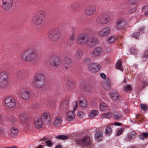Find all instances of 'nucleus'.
<instances>
[{
  "label": "nucleus",
  "instance_id": "60",
  "mask_svg": "<svg viewBox=\"0 0 148 148\" xmlns=\"http://www.w3.org/2000/svg\"><path fill=\"white\" fill-rule=\"evenodd\" d=\"M55 148H62L61 145H58L56 146Z\"/></svg>",
  "mask_w": 148,
  "mask_h": 148
},
{
  "label": "nucleus",
  "instance_id": "11",
  "mask_svg": "<svg viewBox=\"0 0 148 148\" xmlns=\"http://www.w3.org/2000/svg\"><path fill=\"white\" fill-rule=\"evenodd\" d=\"M2 8L5 10H9L12 7L13 3V0H2Z\"/></svg>",
  "mask_w": 148,
  "mask_h": 148
},
{
  "label": "nucleus",
  "instance_id": "44",
  "mask_svg": "<svg viewBox=\"0 0 148 148\" xmlns=\"http://www.w3.org/2000/svg\"><path fill=\"white\" fill-rule=\"evenodd\" d=\"M141 108L143 110L145 111L148 108V106L145 104H141Z\"/></svg>",
  "mask_w": 148,
  "mask_h": 148
},
{
  "label": "nucleus",
  "instance_id": "6",
  "mask_svg": "<svg viewBox=\"0 0 148 148\" xmlns=\"http://www.w3.org/2000/svg\"><path fill=\"white\" fill-rule=\"evenodd\" d=\"M9 79V75L8 72L3 71L0 73V87H2L7 84Z\"/></svg>",
  "mask_w": 148,
  "mask_h": 148
},
{
  "label": "nucleus",
  "instance_id": "29",
  "mask_svg": "<svg viewBox=\"0 0 148 148\" xmlns=\"http://www.w3.org/2000/svg\"><path fill=\"white\" fill-rule=\"evenodd\" d=\"M79 106L81 107H86L87 104V102L86 99L84 98L82 100H79Z\"/></svg>",
  "mask_w": 148,
  "mask_h": 148
},
{
  "label": "nucleus",
  "instance_id": "39",
  "mask_svg": "<svg viewBox=\"0 0 148 148\" xmlns=\"http://www.w3.org/2000/svg\"><path fill=\"white\" fill-rule=\"evenodd\" d=\"M131 86L130 85H128L124 86L123 90L124 91H129L131 90Z\"/></svg>",
  "mask_w": 148,
  "mask_h": 148
},
{
  "label": "nucleus",
  "instance_id": "4",
  "mask_svg": "<svg viewBox=\"0 0 148 148\" xmlns=\"http://www.w3.org/2000/svg\"><path fill=\"white\" fill-rule=\"evenodd\" d=\"M34 82L36 88H41L45 84V77L42 74H38L35 77Z\"/></svg>",
  "mask_w": 148,
  "mask_h": 148
},
{
  "label": "nucleus",
  "instance_id": "17",
  "mask_svg": "<svg viewBox=\"0 0 148 148\" xmlns=\"http://www.w3.org/2000/svg\"><path fill=\"white\" fill-rule=\"evenodd\" d=\"M62 122L61 116L59 115L56 117L53 123V125L56 127H60L62 125Z\"/></svg>",
  "mask_w": 148,
  "mask_h": 148
},
{
  "label": "nucleus",
  "instance_id": "46",
  "mask_svg": "<svg viewBox=\"0 0 148 148\" xmlns=\"http://www.w3.org/2000/svg\"><path fill=\"white\" fill-rule=\"evenodd\" d=\"M114 119L118 120L121 118V115L120 113H116L114 114Z\"/></svg>",
  "mask_w": 148,
  "mask_h": 148
},
{
  "label": "nucleus",
  "instance_id": "21",
  "mask_svg": "<svg viewBox=\"0 0 148 148\" xmlns=\"http://www.w3.org/2000/svg\"><path fill=\"white\" fill-rule=\"evenodd\" d=\"M126 22L123 19H119L116 22V25L118 28H123L126 25Z\"/></svg>",
  "mask_w": 148,
  "mask_h": 148
},
{
  "label": "nucleus",
  "instance_id": "12",
  "mask_svg": "<svg viewBox=\"0 0 148 148\" xmlns=\"http://www.w3.org/2000/svg\"><path fill=\"white\" fill-rule=\"evenodd\" d=\"M101 66L97 63H92L88 66V70L92 73H95L99 71L101 69Z\"/></svg>",
  "mask_w": 148,
  "mask_h": 148
},
{
  "label": "nucleus",
  "instance_id": "8",
  "mask_svg": "<svg viewBox=\"0 0 148 148\" xmlns=\"http://www.w3.org/2000/svg\"><path fill=\"white\" fill-rule=\"evenodd\" d=\"M4 103L7 107L12 108L16 105V101L15 99L12 96L7 97L4 99Z\"/></svg>",
  "mask_w": 148,
  "mask_h": 148
},
{
  "label": "nucleus",
  "instance_id": "52",
  "mask_svg": "<svg viewBox=\"0 0 148 148\" xmlns=\"http://www.w3.org/2000/svg\"><path fill=\"white\" fill-rule=\"evenodd\" d=\"M45 143L48 146L50 147L52 145V143L50 140H48L46 141Z\"/></svg>",
  "mask_w": 148,
  "mask_h": 148
},
{
  "label": "nucleus",
  "instance_id": "58",
  "mask_svg": "<svg viewBox=\"0 0 148 148\" xmlns=\"http://www.w3.org/2000/svg\"><path fill=\"white\" fill-rule=\"evenodd\" d=\"M113 124L119 126L121 125V123H119L115 122Z\"/></svg>",
  "mask_w": 148,
  "mask_h": 148
},
{
  "label": "nucleus",
  "instance_id": "36",
  "mask_svg": "<svg viewBox=\"0 0 148 148\" xmlns=\"http://www.w3.org/2000/svg\"><path fill=\"white\" fill-rule=\"evenodd\" d=\"M111 114L109 113H107L103 114L101 115V117L102 119H108L111 117Z\"/></svg>",
  "mask_w": 148,
  "mask_h": 148
},
{
  "label": "nucleus",
  "instance_id": "25",
  "mask_svg": "<svg viewBox=\"0 0 148 148\" xmlns=\"http://www.w3.org/2000/svg\"><path fill=\"white\" fill-rule=\"evenodd\" d=\"M110 95L111 97L115 100H118L119 99V94L115 91L111 92Z\"/></svg>",
  "mask_w": 148,
  "mask_h": 148
},
{
  "label": "nucleus",
  "instance_id": "32",
  "mask_svg": "<svg viewBox=\"0 0 148 148\" xmlns=\"http://www.w3.org/2000/svg\"><path fill=\"white\" fill-rule=\"evenodd\" d=\"M116 67L117 69L119 70L122 71H123V69L122 67L121 61V60H119L118 61V62L116 64Z\"/></svg>",
  "mask_w": 148,
  "mask_h": 148
},
{
  "label": "nucleus",
  "instance_id": "18",
  "mask_svg": "<svg viewBox=\"0 0 148 148\" xmlns=\"http://www.w3.org/2000/svg\"><path fill=\"white\" fill-rule=\"evenodd\" d=\"M101 85L104 89L107 90H109L111 88V81L109 79L103 82Z\"/></svg>",
  "mask_w": 148,
  "mask_h": 148
},
{
  "label": "nucleus",
  "instance_id": "64",
  "mask_svg": "<svg viewBox=\"0 0 148 148\" xmlns=\"http://www.w3.org/2000/svg\"><path fill=\"white\" fill-rule=\"evenodd\" d=\"M5 148H12V147H6Z\"/></svg>",
  "mask_w": 148,
  "mask_h": 148
},
{
  "label": "nucleus",
  "instance_id": "53",
  "mask_svg": "<svg viewBox=\"0 0 148 148\" xmlns=\"http://www.w3.org/2000/svg\"><path fill=\"white\" fill-rule=\"evenodd\" d=\"M101 77L103 79H105L106 78V75L103 73H100Z\"/></svg>",
  "mask_w": 148,
  "mask_h": 148
},
{
  "label": "nucleus",
  "instance_id": "40",
  "mask_svg": "<svg viewBox=\"0 0 148 148\" xmlns=\"http://www.w3.org/2000/svg\"><path fill=\"white\" fill-rule=\"evenodd\" d=\"M128 12L130 14H131L134 12L136 10V6H133L132 7H130Z\"/></svg>",
  "mask_w": 148,
  "mask_h": 148
},
{
  "label": "nucleus",
  "instance_id": "27",
  "mask_svg": "<svg viewBox=\"0 0 148 148\" xmlns=\"http://www.w3.org/2000/svg\"><path fill=\"white\" fill-rule=\"evenodd\" d=\"M137 3L138 1L137 0H128L127 3L130 7L136 6Z\"/></svg>",
  "mask_w": 148,
  "mask_h": 148
},
{
  "label": "nucleus",
  "instance_id": "2",
  "mask_svg": "<svg viewBox=\"0 0 148 148\" xmlns=\"http://www.w3.org/2000/svg\"><path fill=\"white\" fill-rule=\"evenodd\" d=\"M45 17V13L43 10L39 11L31 17L30 20L36 25L42 24Z\"/></svg>",
  "mask_w": 148,
  "mask_h": 148
},
{
  "label": "nucleus",
  "instance_id": "1",
  "mask_svg": "<svg viewBox=\"0 0 148 148\" xmlns=\"http://www.w3.org/2000/svg\"><path fill=\"white\" fill-rule=\"evenodd\" d=\"M87 36V34L85 33L80 34L77 40V43L81 45L86 44L87 46L91 47H94L97 42V39L93 37L89 38Z\"/></svg>",
  "mask_w": 148,
  "mask_h": 148
},
{
  "label": "nucleus",
  "instance_id": "20",
  "mask_svg": "<svg viewBox=\"0 0 148 148\" xmlns=\"http://www.w3.org/2000/svg\"><path fill=\"white\" fill-rule=\"evenodd\" d=\"M102 53V49L101 47H97L95 48L92 53V56L95 57H97L100 56Z\"/></svg>",
  "mask_w": 148,
  "mask_h": 148
},
{
  "label": "nucleus",
  "instance_id": "5",
  "mask_svg": "<svg viewBox=\"0 0 148 148\" xmlns=\"http://www.w3.org/2000/svg\"><path fill=\"white\" fill-rule=\"evenodd\" d=\"M77 143L83 146H88L91 145L92 144L91 138L88 136H85L80 139L76 140Z\"/></svg>",
  "mask_w": 148,
  "mask_h": 148
},
{
  "label": "nucleus",
  "instance_id": "55",
  "mask_svg": "<svg viewBox=\"0 0 148 148\" xmlns=\"http://www.w3.org/2000/svg\"><path fill=\"white\" fill-rule=\"evenodd\" d=\"M132 139V138L131 136H128L126 137L125 138V140L126 141H130Z\"/></svg>",
  "mask_w": 148,
  "mask_h": 148
},
{
  "label": "nucleus",
  "instance_id": "10",
  "mask_svg": "<svg viewBox=\"0 0 148 148\" xmlns=\"http://www.w3.org/2000/svg\"><path fill=\"white\" fill-rule=\"evenodd\" d=\"M110 18L109 16H105L104 15L99 16L96 19V22L100 24H106L110 21Z\"/></svg>",
  "mask_w": 148,
  "mask_h": 148
},
{
  "label": "nucleus",
  "instance_id": "26",
  "mask_svg": "<svg viewBox=\"0 0 148 148\" xmlns=\"http://www.w3.org/2000/svg\"><path fill=\"white\" fill-rule=\"evenodd\" d=\"M82 51L80 49H78L75 54V56L77 59H81L83 55Z\"/></svg>",
  "mask_w": 148,
  "mask_h": 148
},
{
  "label": "nucleus",
  "instance_id": "30",
  "mask_svg": "<svg viewBox=\"0 0 148 148\" xmlns=\"http://www.w3.org/2000/svg\"><path fill=\"white\" fill-rule=\"evenodd\" d=\"M97 115V111L96 110H92L89 113V117L92 119Z\"/></svg>",
  "mask_w": 148,
  "mask_h": 148
},
{
  "label": "nucleus",
  "instance_id": "7",
  "mask_svg": "<svg viewBox=\"0 0 148 148\" xmlns=\"http://www.w3.org/2000/svg\"><path fill=\"white\" fill-rule=\"evenodd\" d=\"M50 39L53 41L57 40L60 36V32L59 29L57 28L50 31L48 33Z\"/></svg>",
  "mask_w": 148,
  "mask_h": 148
},
{
  "label": "nucleus",
  "instance_id": "31",
  "mask_svg": "<svg viewBox=\"0 0 148 148\" xmlns=\"http://www.w3.org/2000/svg\"><path fill=\"white\" fill-rule=\"evenodd\" d=\"M100 106V110L102 111H106L108 109L107 105L104 103H101Z\"/></svg>",
  "mask_w": 148,
  "mask_h": 148
},
{
  "label": "nucleus",
  "instance_id": "22",
  "mask_svg": "<svg viewBox=\"0 0 148 148\" xmlns=\"http://www.w3.org/2000/svg\"><path fill=\"white\" fill-rule=\"evenodd\" d=\"M69 100L66 99L64 100L61 103L60 108L63 110H66L69 106Z\"/></svg>",
  "mask_w": 148,
  "mask_h": 148
},
{
  "label": "nucleus",
  "instance_id": "62",
  "mask_svg": "<svg viewBox=\"0 0 148 148\" xmlns=\"http://www.w3.org/2000/svg\"><path fill=\"white\" fill-rule=\"evenodd\" d=\"M43 148L42 146L41 145H40L37 148Z\"/></svg>",
  "mask_w": 148,
  "mask_h": 148
},
{
  "label": "nucleus",
  "instance_id": "42",
  "mask_svg": "<svg viewBox=\"0 0 148 148\" xmlns=\"http://www.w3.org/2000/svg\"><path fill=\"white\" fill-rule=\"evenodd\" d=\"M115 40V38L114 36H111L108 39V42L109 43H113Z\"/></svg>",
  "mask_w": 148,
  "mask_h": 148
},
{
  "label": "nucleus",
  "instance_id": "57",
  "mask_svg": "<svg viewBox=\"0 0 148 148\" xmlns=\"http://www.w3.org/2000/svg\"><path fill=\"white\" fill-rule=\"evenodd\" d=\"M4 133L5 132L4 130L0 127V135Z\"/></svg>",
  "mask_w": 148,
  "mask_h": 148
},
{
  "label": "nucleus",
  "instance_id": "47",
  "mask_svg": "<svg viewBox=\"0 0 148 148\" xmlns=\"http://www.w3.org/2000/svg\"><path fill=\"white\" fill-rule=\"evenodd\" d=\"M77 115L79 118H82L85 115L84 113L82 111H79L77 113Z\"/></svg>",
  "mask_w": 148,
  "mask_h": 148
},
{
  "label": "nucleus",
  "instance_id": "59",
  "mask_svg": "<svg viewBox=\"0 0 148 148\" xmlns=\"http://www.w3.org/2000/svg\"><path fill=\"white\" fill-rule=\"evenodd\" d=\"M144 29V27H142L140 29V32H143V31Z\"/></svg>",
  "mask_w": 148,
  "mask_h": 148
},
{
  "label": "nucleus",
  "instance_id": "16",
  "mask_svg": "<svg viewBox=\"0 0 148 148\" xmlns=\"http://www.w3.org/2000/svg\"><path fill=\"white\" fill-rule=\"evenodd\" d=\"M21 95L23 99H28L31 96L29 90L26 88H24L22 90Z\"/></svg>",
  "mask_w": 148,
  "mask_h": 148
},
{
  "label": "nucleus",
  "instance_id": "54",
  "mask_svg": "<svg viewBox=\"0 0 148 148\" xmlns=\"http://www.w3.org/2000/svg\"><path fill=\"white\" fill-rule=\"evenodd\" d=\"M32 107L35 109H36L38 107V105L37 104L35 103L32 106Z\"/></svg>",
  "mask_w": 148,
  "mask_h": 148
},
{
  "label": "nucleus",
  "instance_id": "33",
  "mask_svg": "<svg viewBox=\"0 0 148 148\" xmlns=\"http://www.w3.org/2000/svg\"><path fill=\"white\" fill-rule=\"evenodd\" d=\"M60 64V60L58 57H56L53 60V65L54 66H57Z\"/></svg>",
  "mask_w": 148,
  "mask_h": 148
},
{
  "label": "nucleus",
  "instance_id": "41",
  "mask_svg": "<svg viewBox=\"0 0 148 148\" xmlns=\"http://www.w3.org/2000/svg\"><path fill=\"white\" fill-rule=\"evenodd\" d=\"M130 52L131 53L135 54L137 53L138 51L134 47H132L130 49Z\"/></svg>",
  "mask_w": 148,
  "mask_h": 148
},
{
  "label": "nucleus",
  "instance_id": "45",
  "mask_svg": "<svg viewBox=\"0 0 148 148\" xmlns=\"http://www.w3.org/2000/svg\"><path fill=\"white\" fill-rule=\"evenodd\" d=\"M143 11L145 12V15L148 14V5L145 6L143 8Z\"/></svg>",
  "mask_w": 148,
  "mask_h": 148
},
{
  "label": "nucleus",
  "instance_id": "28",
  "mask_svg": "<svg viewBox=\"0 0 148 148\" xmlns=\"http://www.w3.org/2000/svg\"><path fill=\"white\" fill-rule=\"evenodd\" d=\"M80 6L79 3L78 1L73 2L71 5V7L73 10H75L78 9Z\"/></svg>",
  "mask_w": 148,
  "mask_h": 148
},
{
  "label": "nucleus",
  "instance_id": "9",
  "mask_svg": "<svg viewBox=\"0 0 148 148\" xmlns=\"http://www.w3.org/2000/svg\"><path fill=\"white\" fill-rule=\"evenodd\" d=\"M73 103L75 106L74 108L73 111H69L66 114V119L68 121H72L75 118V115L74 112L77 108L78 103L77 101H75Z\"/></svg>",
  "mask_w": 148,
  "mask_h": 148
},
{
  "label": "nucleus",
  "instance_id": "61",
  "mask_svg": "<svg viewBox=\"0 0 148 148\" xmlns=\"http://www.w3.org/2000/svg\"><path fill=\"white\" fill-rule=\"evenodd\" d=\"M21 73V74L22 73V71L21 70L19 71L18 72V74Z\"/></svg>",
  "mask_w": 148,
  "mask_h": 148
},
{
  "label": "nucleus",
  "instance_id": "3",
  "mask_svg": "<svg viewBox=\"0 0 148 148\" xmlns=\"http://www.w3.org/2000/svg\"><path fill=\"white\" fill-rule=\"evenodd\" d=\"M36 55L37 54L35 51L26 50L22 54L21 58L24 61H31L36 59Z\"/></svg>",
  "mask_w": 148,
  "mask_h": 148
},
{
  "label": "nucleus",
  "instance_id": "23",
  "mask_svg": "<svg viewBox=\"0 0 148 148\" xmlns=\"http://www.w3.org/2000/svg\"><path fill=\"white\" fill-rule=\"evenodd\" d=\"M19 130L17 127L13 126L10 129V134L12 136L17 135L18 133Z\"/></svg>",
  "mask_w": 148,
  "mask_h": 148
},
{
  "label": "nucleus",
  "instance_id": "13",
  "mask_svg": "<svg viewBox=\"0 0 148 148\" xmlns=\"http://www.w3.org/2000/svg\"><path fill=\"white\" fill-rule=\"evenodd\" d=\"M96 10V7L93 5H90L86 8L85 10V12L87 15L90 16L93 14Z\"/></svg>",
  "mask_w": 148,
  "mask_h": 148
},
{
  "label": "nucleus",
  "instance_id": "38",
  "mask_svg": "<svg viewBox=\"0 0 148 148\" xmlns=\"http://www.w3.org/2000/svg\"><path fill=\"white\" fill-rule=\"evenodd\" d=\"M69 136L67 135H61L57 136V138L59 139L65 140L68 138Z\"/></svg>",
  "mask_w": 148,
  "mask_h": 148
},
{
  "label": "nucleus",
  "instance_id": "49",
  "mask_svg": "<svg viewBox=\"0 0 148 148\" xmlns=\"http://www.w3.org/2000/svg\"><path fill=\"white\" fill-rule=\"evenodd\" d=\"M90 62V60L89 58H86L84 61V63L86 64H88Z\"/></svg>",
  "mask_w": 148,
  "mask_h": 148
},
{
  "label": "nucleus",
  "instance_id": "43",
  "mask_svg": "<svg viewBox=\"0 0 148 148\" xmlns=\"http://www.w3.org/2000/svg\"><path fill=\"white\" fill-rule=\"evenodd\" d=\"M10 121L13 125H15L17 123L16 119L12 117H10Z\"/></svg>",
  "mask_w": 148,
  "mask_h": 148
},
{
  "label": "nucleus",
  "instance_id": "19",
  "mask_svg": "<svg viewBox=\"0 0 148 148\" xmlns=\"http://www.w3.org/2000/svg\"><path fill=\"white\" fill-rule=\"evenodd\" d=\"M41 119L42 120H43L44 122L48 123L51 120L50 115L48 112H44L42 115Z\"/></svg>",
  "mask_w": 148,
  "mask_h": 148
},
{
  "label": "nucleus",
  "instance_id": "63",
  "mask_svg": "<svg viewBox=\"0 0 148 148\" xmlns=\"http://www.w3.org/2000/svg\"><path fill=\"white\" fill-rule=\"evenodd\" d=\"M12 148H18L17 147L15 146H13L12 147Z\"/></svg>",
  "mask_w": 148,
  "mask_h": 148
},
{
  "label": "nucleus",
  "instance_id": "24",
  "mask_svg": "<svg viewBox=\"0 0 148 148\" xmlns=\"http://www.w3.org/2000/svg\"><path fill=\"white\" fill-rule=\"evenodd\" d=\"M103 134L100 131H97L95 135V139L97 141H100L102 139Z\"/></svg>",
  "mask_w": 148,
  "mask_h": 148
},
{
  "label": "nucleus",
  "instance_id": "37",
  "mask_svg": "<svg viewBox=\"0 0 148 148\" xmlns=\"http://www.w3.org/2000/svg\"><path fill=\"white\" fill-rule=\"evenodd\" d=\"M112 132V129L110 126H107L105 130V132L106 134L108 135H110Z\"/></svg>",
  "mask_w": 148,
  "mask_h": 148
},
{
  "label": "nucleus",
  "instance_id": "34",
  "mask_svg": "<svg viewBox=\"0 0 148 148\" xmlns=\"http://www.w3.org/2000/svg\"><path fill=\"white\" fill-rule=\"evenodd\" d=\"M64 61L66 64H67L69 66H71L72 64V61L71 59L68 57L65 58Z\"/></svg>",
  "mask_w": 148,
  "mask_h": 148
},
{
  "label": "nucleus",
  "instance_id": "50",
  "mask_svg": "<svg viewBox=\"0 0 148 148\" xmlns=\"http://www.w3.org/2000/svg\"><path fill=\"white\" fill-rule=\"evenodd\" d=\"M139 36L140 34L138 32H135L133 35V37L136 38H137Z\"/></svg>",
  "mask_w": 148,
  "mask_h": 148
},
{
  "label": "nucleus",
  "instance_id": "35",
  "mask_svg": "<svg viewBox=\"0 0 148 148\" xmlns=\"http://www.w3.org/2000/svg\"><path fill=\"white\" fill-rule=\"evenodd\" d=\"M148 137V133L144 132L139 136V138L141 140H144Z\"/></svg>",
  "mask_w": 148,
  "mask_h": 148
},
{
  "label": "nucleus",
  "instance_id": "56",
  "mask_svg": "<svg viewBox=\"0 0 148 148\" xmlns=\"http://www.w3.org/2000/svg\"><path fill=\"white\" fill-rule=\"evenodd\" d=\"M75 36L74 34H73L71 36L70 38V39L71 40H73L75 39Z\"/></svg>",
  "mask_w": 148,
  "mask_h": 148
},
{
  "label": "nucleus",
  "instance_id": "48",
  "mask_svg": "<svg viewBox=\"0 0 148 148\" xmlns=\"http://www.w3.org/2000/svg\"><path fill=\"white\" fill-rule=\"evenodd\" d=\"M143 88L147 86L148 85V81H144L142 83Z\"/></svg>",
  "mask_w": 148,
  "mask_h": 148
},
{
  "label": "nucleus",
  "instance_id": "51",
  "mask_svg": "<svg viewBox=\"0 0 148 148\" xmlns=\"http://www.w3.org/2000/svg\"><path fill=\"white\" fill-rule=\"evenodd\" d=\"M124 129L123 128L118 130L117 132L116 135L117 136L120 135L123 132Z\"/></svg>",
  "mask_w": 148,
  "mask_h": 148
},
{
  "label": "nucleus",
  "instance_id": "15",
  "mask_svg": "<svg viewBox=\"0 0 148 148\" xmlns=\"http://www.w3.org/2000/svg\"><path fill=\"white\" fill-rule=\"evenodd\" d=\"M34 125L36 129H39L43 126V122L40 118H36L34 121Z\"/></svg>",
  "mask_w": 148,
  "mask_h": 148
},
{
  "label": "nucleus",
  "instance_id": "14",
  "mask_svg": "<svg viewBox=\"0 0 148 148\" xmlns=\"http://www.w3.org/2000/svg\"><path fill=\"white\" fill-rule=\"evenodd\" d=\"M110 28L108 27L103 28L100 30L98 33V35L99 37H102L106 36L108 35L110 33Z\"/></svg>",
  "mask_w": 148,
  "mask_h": 148
}]
</instances>
